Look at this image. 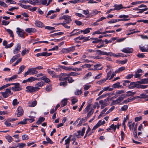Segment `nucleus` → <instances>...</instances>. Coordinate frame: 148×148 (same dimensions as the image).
<instances>
[{
  "mask_svg": "<svg viewBox=\"0 0 148 148\" xmlns=\"http://www.w3.org/2000/svg\"><path fill=\"white\" fill-rule=\"evenodd\" d=\"M143 83L142 82L138 81L136 82H132L130 83L129 88L132 89L136 87L137 88L145 89L148 87V85H142L140 84Z\"/></svg>",
  "mask_w": 148,
  "mask_h": 148,
  "instance_id": "f257e3e1",
  "label": "nucleus"
},
{
  "mask_svg": "<svg viewBox=\"0 0 148 148\" xmlns=\"http://www.w3.org/2000/svg\"><path fill=\"white\" fill-rule=\"evenodd\" d=\"M70 75L66 73H61L59 75V80L61 81L68 80L69 83H72L74 81Z\"/></svg>",
  "mask_w": 148,
  "mask_h": 148,
  "instance_id": "f03ea898",
  "label": "nucleus"
},
{
  "mask_svg": "<svg viewBox=\"0 0 148 148\" xmlns=\"http://www.w3.org/2000/svg\"><path fill=\"white\" fill-rule=\"evenodd\" d=\"M126 97L125 95L124 94H122L117 99L113 101L114 105H116L119 104L122 101L124 98Z\"/></svg>",
  "mask_w": 148,
  "mask_h": 148,
  "instance_id": "7ed1b4c3",
  "label": "nucleus"
},
{
  "mask_svg": "<svg viewBox=\"0 0 148 148\" xmlns=\"http://www.w3.org/2000/svg\"><path fill=\"white\" fill-rule=\"evenodd\" d=\"M12 84L14 86V87H12L11 88V89L14 91H19L22 90L18 83H12Z\"/></svg>",
  "mask_w": 148,
  "mask_h": 148,
  "instance_id": "20e7f679",
  "label": "nucleus"
},
{
  "mask_svg": "<svg viewBox=\"0 0 148 148\" xmlns=\"http://www.w3.org/2000/svg\"><path fill=\"white\" fill-rule=\"evenodd\" d=\"M26 92H36L37 88L32 86H27L26 87Z\"/></svg>",
  "mask_w": 148,
  "mask_h": 148,
  "instance_id": "39448f33",
  "label": "nucleus"
},
{
  "mask_svg": "<svg viewBox=\"0 0 148 148\" xmlns=\"http://www.w3.org/2000/svg\"><path fill=\"white\" fill-rule=\"evenodd\" d=\"M17 31H16V33L20 37L23 38H24L25 37L24 36L25 32L24 30L18 27L17 28Z\"/></svg>",
  "mask_w": 148,
  "mask_h": 148,
  "instance_id": "423d86ee",
  "label": "nucleus"
},
{
  "mask_svg": "<svg viewBox=\"0 0 148 148\" xmlns=\"http://www.w3.org/2000/svg\"><path fill=\"white\" fill-rule=\"evenodd\" d=\"M60 19H64L65 20L64 21H66V23L67 24H68L70 23L72 21L70 17L67 15H65L63 16H62L60 18Z\"/></svg>",
  "mask_w": 148,
  "mask_h": 148,
  "instance_id": "0eeeda50",
  "label": "nucleus"
},
{
  "mask_svg": "<svg viewBox=\"0 0 148 148\" xmlns=\"http://www.w3.org/2000/svg\"><path fill=\"white\" fill-rule=\"evenodd\" d=\"M121 51L125 53H131L133 52V49L131 48L127 47L124 48Z\"/></svg>",
  "mask_w": 148,
  "mask_h": 148,
  "instance_id": "6e6552de",
  "label": "nucleus"
},
{
  "mask_svg": "<svg viewBox=\"0 0 148 148\" xmlns=\"http://www.w3.org/2000/svg\"><path fill=\"white\" fill-rule=\"evenodd\" d=\"M45 84L44 82L41 81L38 82L35 85V88H37V89L36 91H38L40 89V87H41Z\"/></svg>",
  "mask_w": 148,
  "mask_h": 148,
  "instance_id": "1a4fd4ad",
  "label": "nucleus"
},
{
  "mask_svg": "<svg viewBox=\"0 0 148 148\" xmlns=\"http://www.w3.org/2000/svg\"><path fill=\"white\" fill-rule=\"evenodd\" d=\"M17 116L18 117L21 116L23 113V111L22 107L21 106H19L17 108Z\"/></svg>",
  "mask_w": 148,
  "mask_h": 148,
  "instance_id": "9d476101",
  "label": "nucleus"
},
{
  "mask_svg": "<svg viewBox=\"0 0 148 148\" xmlns=\"http://www.w3.org/2000/svg\"><path fill=\"white\" fill-rule=\"evenodd\" d=\"M16 46V47L15 49L13 50V53L14 54L18 53L19 51L21 48V45L20 44H17Z\"/></svg>",
  "mask_w": 148,
  "mask_h": 148,
  "instance_id": "9b49d317",
  "label": "nucleus"
},
{
  "mask_svg": "<svg viewBox=\"0 0 148 148\" xmlns=\"http://www.w3.org/2000/svg\"><path fill=\"white\" fill-rule=\"evenodd\" d=\"M25 31L28 33H35L37 32V30L35 28H26Z\"/></svg>",
  "mask_w": 148,
  "mask_h": 148,
  "instance_id": "f8f14e48",
  "label": "nucleus"
},
{
  "mask_svg": "<svg viewBox=\"0 0 148 148\" xmlns=\"http://www.w3.org/2000/svg\"><path fill=\"white\" fill-rule=\"evenodd\" d=\"M20 56V54H18L16 55L15 56H14L11 59L10 63V64H12L14 61H15L17 58H19Z\"/></svg>",
  "mask_w": 148,
  "mask_h": 148,
  "instance_id": "ddd939ff",
  "label": "nucleus"
},
{
  "mask_svg": "<svg viewBox=\"0 0 148 148\" xmlns=\"http://www.w3.org/2000/svg\"><path fill=\"white\" fill-rule=\"evenodd\" d=\"M113 7L115 8H114V10H120L123 8V7L122 4L117 5L115 4Z\"/></svg>",
  "mask_w": 148,
  "mask_h": 148,
  "instance_id": "4468645a",
  "label": "nucleus"
},
{
  "mask_svg": "<svg viewBox=\"0 0 148 148\" xmlns=\"http://www.w3.org/2000/svg\"><path fill=\"white\" fill-rule=\"evenodd\" d=\"M35 24L37 26L39 27H44V25L43 23L39 21H36Z\"/></svg>",
  "mask_w": 148,
  "mask_h": 148,
  "instance_id": "2eb2a0df",
  "label": "nucleus"
},
{
  "mask_svg": "<svg viewBox=\"0 0 148 148\" xmlns=\"http://www.w3.org/2000/svg\"><path fill=\"white\" fill-rule=\"evenodd\" d=\"M29 106L30 107H34L37 104V102L36 100L32 101H30L28 102Z\"/></svg>",
  "mask_w": 148,
  "mask_h": 148,
  "instance_id": "dca6fc26",
  "label": "nucleus"
},
{
  "mask_svg": "<svg viewBox=\"0 0 148 148\" xmlns=\"http://www.w3.org/2000/svg\"><path fill=\"white\" fill-rule=\"evenodd\" d=\"M75 49H73V48H70L66 49H62V50L63 53H68L73 51Z\"/></svg>",
  "mask_w": 148,
  "mask_h": 148,
  "instance_id": "f3484780",
  "label": "nucleus"
},
{
  "mask_svg": "<svg viewBox=\"0 0 148 148\" xmlns=\"http://www.w3.org/2000/svg\"><path fill=\"white\" fill-rule=\"evenodd\" d=\"M30 71V74L32 75L37 74L38 72L36 70L35 68H32L29 69Z\"/></svg>",
  "mask_w": 148,
  "mask_h": 148,
  "instance_id": "a211bd4d",
  "label": "nucleus"
},
{
  "mask_svg": "<svg viewBox=\"0 0 148 148\" xmlns=\"http://www.w3.org/2000/svg\"><path fill=\"white\" fill-rule=\"evenodd\" d=\"M98 55L107 56L108 53L104 52L100 50L96 51Z\"/></svg>",
  "mask_w": 148,
  "mask_h": 148,
  "instance_id": "6ab92c4d",
  "label": "nucleus"
},
{
  "mask_svg": "<svg viewBox=\"0 0 148 148\" xmlns=\"http://www.w3.org/2000/svg\"><path fill=\"white\" fill-rule=\"evenodd\" d=\"M87 120V118L86 117L82 118L79 121V123L77 124V126L79 127L81 126L82 125L83 123L85 122Z\"/></svg>",
  "mask_w": 148,
  "mask_h": 148,
  "instance_id": "aec40b11",
  "label": "nucleus"
},
{
  "mask_svg": "<svg viewBox=\"0 0 148 148\" xmlns=\"http://www.w3.org/2000/svg\"><path fill=\"white\" fill-rule=\"evenodd\" d=\"M101 66V64H96L94 66V71L97 70H100L102 69V67H101V68H99V67Z\"/></svg>",
  "mask_w": 148,
  "mask_h": 148,
  "instance_id": "412c9836",
  "label": "nucleus"
},
{
  "mask_svg": "<svg viewBox=\"0 0 148 148\" xmlns=\"http://www.w3.org/2000/svg\"><path fill=\"white\" fill-rule=\"evenodd\" d=\"M39 79V80H42L44 81L45 82L47 83L49 82L50 81L49 79V78H47L45 76H43L42 77H40Z\"/></svg>",
  "mask_w": 148,
  "mask_h": 148,
  "instance_id": "4be33fe9",
  "label": "nucleus"
},
{
  "mask_svg": "<svg viewBox=\"0 0 148 148\" xmlns=\"http://www.w3.org/2000/svg\"><path fill=\"white\" fill-rule=\"evenodd\" d=\"M92 29L91 28H88L84 30H81L80 32L81 33L83 32L84 34H86L89 33L90 32V30H91Z\"/></svg>",
  "mask_w": 148,
  "mask_h": 148,
  "instance_id": "5701e85b",
  "label": "nucleus"
},
{
  "mask_svg": "<svg viewBox=\"0 0 148 148\" xmlns=\"http://www.w3.org/2000/svg\"><path fill=\"white\" fill-rule=\"evenodd\" d=\"M78 30L79 29H74L71 32V33L70 36H72L75 35H78L80 34V33L79 32H75L77 31H78Z\"/></svg>",
  "mask_w": 148,
  "mask_h": 148,
  "instance_id": "b1692460",
  "label": "nucleus"
},
{
  "mask_svg": "<svg viewBox=\"0 0 148 148\" xmlns=\"http://www.w3.org/2000/svg\"><path fill=\"white\" fill-rule=\"evenodd\" d=\"M120 83L119 82H118L115 84H113L112 86V87L115 88L121 87L122 86L120 85Z\"/></svg>",
  "mask_w": 148,
  "mask_h": 148,
  "instance_id": "393cba45",
  "label": "nucleus"
},
{
  "mask_svg": "<svg viewBox=\"0 0 148 148\" xmlns=\"http://www.w3.org/2000/svg\"><path fill=\"white\" fill-rule=\"evenodd\" d=\"M5 137L8 141L10 143H11L13 141V138L11 136L9 135L5 136Z\"/></svg>",
  "mask_w": 148,
  "mask_h": 148,
  "instance_id": "a878e982",
  "label": "nucleus"
},
{
  "mask_svg": "<svg viewBox=\"0 0 148 148\" xmlns=\"http://www.w3.org/2000/svg\"><path fill=\"white\" fill-rule=\"evenodd\" d=\"M91 106V104H88L85 108L84 110V112L83 114H85L90 109V107Z\"/></svg>",
  "mask_w": 148,
  "mask_h": 148,
  "instance_id": "bb28decb",
  "label": "nucleus"
},
{
  "mask_svg": "<svg viewBox=\"0 0 148 148\" xmlns=\"http://www.w3.org/2000/svg\"><path fill=\"white\" fill-rule=\"evenodd\" d=\"M132 122H129L128 123V125L130 129H132V130H133V127L135 125V123L134 122L132 124Z\"/></svg>",
  "mask_w": 148,
  "mask_h": 148,
  "instance_id": "cd10ccee",
  "label": "nucleus"
},
{
  "mask_svg": "<svg viewBox=\"0 0 148 148\" xmlns=\"http://www.w3.org/2000/svg\"><path fill=\"white\" fill-rule=\"evenodd\" d=\"M91 39L93 40L92 41L93 43H98L102 40L101 39L99 40L98 38H92Z\"/></svg>",
  "mask_w": 148,
  "mask_h": 148,
  "instance_id": "c85d7f7f",
  "label": "nucleus"
},
{
  "mask_svg": "<svg viewBox=\"0 0 148 148\" xmlns=\"http://www.w3.org/2000/svg\"><path fill=\"white\" fill-rule=\"evenodd\" d=\"M45 118L43 117H40L37 121L36 124L38 125L40 124L42 122L45 120Z\"/></svg>",
  "mask_w": 148,
  "mask_h": 148,
  "instance_id": "c756f323",
  "label": "nucleus"
},
{
  "mask_svg": "<svg viewBox=\"0 0 148 148\" xmlns=\"http://www.w3.org/2000/svg\"><path fill=\"white\" fill-rule=\"evenodd\" d=\"M29 49H26L24 50H23L21 52V55L23 56H24L26 54H27L29 52Z\"/></svg>",
  "mask_w": 148,
  "mask_h": 148,
  "instance_id": "7c9ffc66",
  "label": "nucleus"
},
{
  "mask_svg": "<svg viewBox=\"0 0 148 148\" xmlns=\"http://www.w3.org/2000/svg\"><path fill=\"white\" fill-rule=\"evenodd\" d=\"M25 67V66L24 65L21 66L19 68V70L17 74H20L24 70Z\"/></svg>",
  "mask_w": 148,
  "mask_h": 148,
  "instance_id": "2f4dec72",
  "label": "nucleus"
},
{
  "mask_svg": "<svg viewBox=\"0 0 148 148\" xmlns=\"http://www.w3.org/2000/svg\"><path fill=\"white\" fill-rule=\"evenodd\" d=\"M94 112V110L93 109H92L88 113L87 116L86 118H87V119L90 117L91 115L93 114Z\"/></svg>",
  "mask_w": 148,
  "mask_h": 148,
  "instance_id": "473e14b6",
  "label": "nucleus"
},
{
  "mask_svg": "<svg viewBox=\"0 0 148 148\" xmlns=\"http://www.w3.org/2000/svg\"><path fill=\"white\" fill-rule=\"evenodd\" d=\"M5 29L6 30L7 32H8V33L10 34V36L12 38H13L14 37V35L12 31L10 29Z\"/></svg>",
  "mask_w": 148,
  "mask_h": 148,
  "instance_id": "72a5a7b5",
  "label": "nucleus"
},
{
  "mask_svg": "<svg viewBox=\"0 0 148 148\" xmlns=\"http://www.w3.org/2000/svg\"><path fill=\"white\" fill-rule=\"evenodd\" d=\"M28 80L29 82H32L33 81H34L35 80H39V79L37 78H35L33 77H31L28 79Z\"/></svg>",
  "mask_w": 148,
  "mask_h": 148,
  "instance_id": "f704fd0d",
  "label": "nucleus"
},
{
  "mask_svg": "<svg viewBox=\"0 0 148 148\" xmlns=\"http://www.w3.org/2000/svg\"><path fill=\"white\" fill-rule=\"evenodd\" d=\"M125 67H122L119 68L118 70H116L115 72L116 73H119L122 71L124 70L125 69Z\"/></svg>",
  "mask_w": 148,
  "mask_h": 148,
  "instance_id": "c9c22d12",
  "label": "nucleus"
},
{
  "mask_svg": "<svg viewBox=\"0 0 148 148\" xmlns=\"http://www.w3.org/2000/svg\"><path fill=\"white\" fill-rule=\"evenodd\" d=\"M82 93V91L81 90H77L74 92L75 95H79Z\"/></svg>",
  "mask_w": 148,
  "mask_h": 148,
  "instance_id": "e433bc0d",
  "label": "nucleus"
},
{
  "mask_svg": "<svg viewBox=\"0 0 148 148\" xmlns=\"http://www.w3.org/2000/svg\"><path fill=\"white\" fill-rule=\"evenodd\" d=\"M140 48L141 51L144 52H148V49L144 47H140Z\"/></svg>",
  "mask_w": 148,
  "mask_h": 148,
  "instance_id": "4c0bfd02",
  "label": "nucleus"
},
{
  "mask_svg": "<svg viewBox=\"0 0 148 148\" xmlns=\"http://www.w3.org/2000/svg\"><path fill=\"white\" fill-rule=\"evenodd\" d=\"M61 102L62 103L61 105V106L62 107H64L67 104V99H64Z\"/></svg>",
  "mask_w": 148,
  "mask_h": 148,
  "instance_id": "58836bf2",
  "label": "nucleus"
},
{
  "mask_svg": "<svg viewBox=\"0 0 148 148\" xmlns=\"http://www.w3.org/2000/svg\"><path fill=\"white\" fill-rule=\"evenodd\" d=\"M107 80V78L103 79L102 80H101L98 81L97 82V83L99 85H101L103 83L105 82V81Z\"/></svg>",
  "mask_w": 148,
  "mask_h": 148,
  "instance_id": "ea45409f",
  "label": "nucleus"
},
{
  "mask_svg": "<svg viewBox=\"0 0 148 148\" xmlns=\"http://www.w3.org/2000/svg\"><path fill=\"white\" fill-rule=\"evenodd\" d=\"M29 119H27V121H29L30 122V123H32L34 121V119L35 118V116H34L32 115H30L29 116Z\"/></svg>",
  "mask_w": 148,
  "mask_h": 148,
  "instance_id": "a19ab883",
  "label": "nucleus"
},
{
  "mask_svg": "<svg viewBox=\"0 0 148 148\" xmlns=\"http://www.w3.org/2000/svg\"><path fill=\"white\" fill-rule=\"evenodd\" d=\"M47 72L50 75H53V76H54L55 75V72L53 71H51L49 69H48L47 70Z\"/></svg>",
  "mask_w": 148,
  "mask_h": 148,
  "instance_id": "79ce46f5",
  "label": "nucleus"
},
{
  "mask_svg": "<svg viewBox=\"0 0 148 148\" xmlns=\"http://www.w3.org/2000/svg\"><path fill=\"white\" fill-rule=\"evenodd\" d=\"M103 90L105 91H111L113 90V88H110L109 86L103 88Z\"/></svg>",
  "mask_w": 148,
  "mask_h": 148,
  "instance_id": "37998d69",
  "label": "nucleus"
},
{
  "mask_svg": "<svg viewBox=\"0 0 148 148\" xmlns=\"http://www.w3.org/2000/svg\"><path fill=\"white\" fill-rule=\"evenodd\" d=\"M1 93L3 97L4 98H6L7 97H8L9 95V94L6 93L5 92H1Z\"/></svg>",
  "mask_w": 148,
  "mask_h": 148,
  "instance_id": "c03bdc74",
  "label": "nucleus"
},
{
  "mask_svg": "<svg viewBox=\"0 0 148 148\" xmlns=\"http://www.w3.org/2000/svg\"><path fill=\"white\" fill-rule=\"evenodd\" d=\"M19 104L18 101H17V99H15L13 100L12 101V105L13 106H15Z\"/></svg>",
  "mask_w": 148,
  "mask_h": 148,
  "instance_id": "a18cd8bd",
  "label": "nucleus"
},
{
  "mask_svg": "<svg viewBox=\"0 0 148 148\" xmlns=\"http://www.w3.org/2000/svg\"><path fill=\"white\" fill-rule=\"evenodd\" d=\"M60 67L61 68L66 70H71L72 69V68L71 66H70L69 67H67L66 66H60Z\"/></svg>",
  "mask_w": 148,
  "mask_h": 148,
  "instance_id": "49530a36",
  "label": "nucleus"
},
{
  "mask_svg": "<svg viewBox=\"0 0 148 148\" xmlns=\"http://www.w3.org/2000/svg\"><path fill=\"white\" fill-rule=\"evenodd\" d=\"M68 74H69L70 75L75 76L79 75L80 74V73H77L71 72L70 73Z\"/></svg>",
  "mask_w": 148,
  "mask_h": 148,
  "instance_id": "de8ad7c7",
  "label": "nucleus"
},
{
  "mask_svg": "<svg viewBox=\"0 0 148 148\" xmlns=\"http://www.w3.org/2000/svg\"><path fill=\"white\" fill-rule=\"evenodd\" d=\"M66 24H67L66 23V21H64L63 23H61V25H63L66 28L69 29L70 28V26H68L66 25Z\"/></svg>",
  "mask_w": 148,
  "mask_h": 148,
  "instance_id": "09e8293b",
  "label": "nucleus"
},
{
  "mask_svg": "<svg viewBox=\"0 0 148 148\" xmlns=\"http://www.w3.org/2000/svg\"><path fill=\"white\" fill-rule=\"evenodd\" d=\"M128 108V106L127 105L123 106L121 107V110L123 111H125L127 110Z\"/></svg>",
  "mask_w": 148,
  "mask_h": 148,
  "instance_id": "8fccbe9b",
  "label": "nucleus"
},
{
  "mask_svg": "<svg viewBox=\"0 0 148 148\" xmlns=\"http://www.w3.org/2000/svg\"><path fill=\"white\" fill-rule=\"evenodd\" d=\"M102 31L101 29H100L99 30H97V31H95L92 34V35H95L96 34H101L102 33V32H101V31Z\"/></svg>",
  "mask_w": 148,
  "mask_h": 148,
  "instance_id": "3c124183",
  "label": "nucleus"
},
{
  "mask_svg": "<svg viewBox=\"0 0 148 148\" xmlns=\"http://www.w3.org/2000/svg\"><path fill=\"white\" fill-rule=\"evenodd\" d=\"M140 99H145L148 98V95L144 93H142L140 95Z\"/></svg>",
  "mask_w": 148,
  "mask_h": 148,
  "instance_id": "603ef678",
  "label": "nucleus"
},
{
  "mask_svg": "<svg viewBox=\"0 0 148 148\" xmlns=\"http://www.w3.org/2000/svg\"><path fill=\"white\" fill-rule=\"evenodd\" d=\"M110 127L111 129H113L114 131L115 132L117 128V125H114V124H112L110 126Z\"/></svg>",
  "mask_w": 148,
  "mask_h": 148,
  "instance_id": "864d4df0",
  "label": "nucleus"
},
{
  "mask_svg": "<svg viewBox=\"0 0 148 148\" xmlns=\"http://www.w3.org/2000/svg\"><path fill=\"white\" fill-rule=\"evenodd\" d=\"M99 12H98L97 11V10H94L92 11V13H91V14L92 15H95L97 14Z\"/></svg>",
  "mask_w": 148,
  "mask_h": 148,
  "instance_id": "5fc2aeb1",
  "label": "nucleus"
},
{
  "mask_svg": "<svg viewBox=\"0 0 148 148\" xmlns=\"http://www.w3.org/2000/svg\"><path fill=\"white\" fill-rule=\"evenodd\" d=\"M18 77V75H16L13 76L11 77H10L9 79V81H11L12 80L16 78H17Z\"/></svg>",
  "mask_w": 148,
  "mask_h": 148,
  "instance_id": "6e6d98bb",
  "label": "nucleus"
},
{
  "mask_svg": "<svg viewBox=\"0 0 148 148\" xmlns=\"http://www.w3.org/2000/svg\"><path fill=\"white\" fill-rule=\"evenodd\" d=\"M67 85V82L65 81L64 82H61L60 84V86H64Z\"/></svg>",
  "mask_w": 148,
  "mask_h": 148,
  "instance_id": "4d7b16f0",
  "label": "nucleus"
},
{
  "mask_svg": "<svg viewBox=\"0 0 148 148\" xmlns=\"http://www.w3.org/2000/svg\"><path fill=\"white\" fill-rule=\"evenodd\" d=\"M78 101V100L75 98H74L71 100L72 104L74 105Z\"/></svg>",
  "mask_w": 148,
  "mask_h": 148,
  "instance_id": "13d9d810",
  "label": "nucleus"
},
{
  "mask_svg": "<svg viewBox=\"0 0 148 148\" xmlns=\"http://www.w3.org/2000/svg\"><path fill=\"white\" fill-rule=\"evenodd\" d=\"M27 119H24L23 121H21V122H19L18 124H25L26 123V121L27 120Z\"/></svg>",
  "mask_w": 148,
  "mask_h": 148,
  "instance_id": "bf43d9fd",
  "label": "nucleus"
},
{
  "mask_svg": "<svg viewBox=\"0 0 148 148\" xmlns=\"http://www.w3.org/2000/svg\"><path fill=\"white\" fill-rule=\"evenodd\" d=\"M137 56L138 58H144L145 56L143 53H138V54Z\"/></svg>",
  "mask_w": 148,
  "mask_h": 148,
  "instance_id": "052dcab7",
  "label": "nucleus"
},
{
  "mask_svg": "<svg viewBox=\"0 0 148 148\" xmlns=\"http://www.w3.org/2000/svg\"><path fill=\"white\" fill-rule=\"evenodd\" d=\"M108 110V108H105L101 112L100 114L99 115V117L100 116H102L103 114L105 113L106 112V111Z\"/></svg>",
  "mask_w": 148,
  "mask_h": 148,
  "instance_id": "680f3d73",
  "label": "nucleus"
},
{
  "mask_svg": "<svg viewBox=\"0 0 148 148\" xmlns=\"http://www.w3.org/2000/svg\"><path fill=\"white\" fill-rule=\"evenodd\" d=\"M46 138L48 143H50L51 144H52L53 143V142L51 141V140L48 137L46 136Z\"/></svg>",
  "mask_w": 148,
  "mask_h": 148,
  "instance_id": "e2e57ef3",
  "label": "nucleus"
},
{
  "mask_svg": "<svg viewBox=\"0 0 148 148\" xmlns=\"http://www.w3.org/2000/svg\"><path fill=\"white\" fill-rule=\"evenodd\" d=\"M21 6L22 8L25 9H27L30 7V6L29 5H26L22 4H21Z\"/></svg>",
  "mask_w": 148,
  "mask_h": 148,
  "instance_id": "0e129e2a",
  "label": "nucleus"
},
{
  "mask_svg": "<svg viewBox=\"0 0 148 148\" xmlns=\"http://www.w3.org/2000/svg\"><path fill=\"white\" fill-rule=\"evenodd\" d=\"M92 74L91 72H89L88 73L85 75L84 77V78L86 79L88 77L91 76L92 75Z\"/></svg>",
  "mask_w": 148,
  "mask_h": 148,
  "instance_id": "69168bd1",
  "label": "nucleus"
},
{
  "mask_svg": "<svg viewBox=\"0 0 148 148\" xmlns=\"http://www.w3.org/2000/svg\"><path fill=\"white\" fill-rule=\"evenodd\" d=\"M10 122L9 121V119H8L7 121H5L4 123V124L7 127H9L11 125V123L9 122Z\"/></svg>",
  "mask_w": 148,
  "mask_h": 148,
  "instance_id": "338daca9",
  "label": "nucleus"
},
{
  "mask_svg": "<svg viewBox=\"0 0 148 148\" xmlns=\"http://www.w3.org/2000/svg\"><path fill=\"white\" fill-rule=\"evenodd\" d=\"M26 145V144L25 143H19L18 145V146L19 147V148H23L24 147H25Z\"/></svg>",
  "mask_w": 148,
  "mask_h": 148,
  "instance_id": "774afa93",
  "label": "nucleus"
}]
</instances>
